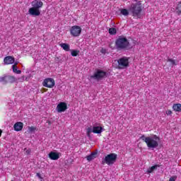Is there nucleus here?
Segmentation results:
<instances>
[{
    "instance_id": "1",
    "label": "nucleus",
    "mask_w": 181,
    "mask_h": 181,
    "mask_svg": "<svg viewBox=\"0 0 181 181\" xmlns=\"http://www.w3.org/2000/svg\"><path fill=\"white\" fill-rule=\"evenodd\" d=\"M140 139H142V141L146 144L147 148L153 149L159 146V141H160L159 136L156 134L152 136H145V135H142Z\"/></svg>"
},
{
    "instance_id": "2",
    "label": "nucleus",
    "mask_w": 181,
    "mask_h": 181,
    "mask_svg": "<svg viewBox=\"0 0 181 181\" xmlns=\"http://www.w3.org/2000/svg\"><path fill=\"white\" fill-rule=\"evenodd\" d=\"M115 47L117 50H129V41L124 36H119L115 41Z\"/></svg>"
},
{
    "instance_id": "3",
    "label": "nucleus",
    "mask_w": 181,
    "mask_h": 181,
    "mask_svg": "<svg viewBox=\"0 0 181 181\" xmlns=\"http://www.w3.org/2000/svg\"><path fill=\"white\" fill-rule=\"evenodd\" d=\"M129 12L132 13L134 18L139 19L141 18V13L142 12V6L139 4H132L129 9Z\"/></svg>"
},
{
    "instance_id": "4",
    "label": "nucleus",
    "mask_w": 181,
    "mask_h": 181,
    "mask_svg": "<svg viewBox=\"0 0 181 181\" xmlns=\"http://www.w3.org/2000/svg\"><path fill=\"white\" fill-rule=\"evenodd\" d=\"M117 158H118V156L116 153H110L107 155L105 158L102 160L103 165H114L115 162H117Z\"/></svg>"
},
{
    "instance_id": "5",
    "label": "nucleus",
    "mask_w": 181,
    "mask_h": 181,
    "mask_svg": "<svg viewBox=\"0 0 181 181\" xmlns=\"http://www.w3.org/2000/svg\"><path fill=\"white\" fill-rule=\"evenodd\" d=\"M107 77V72L100 69H96L93 75L90 76V78L94 80H102V78H105Z\"/></svg>"
},
{
    "instance_id": "6",
    "label": "nucleus",
    "mask_w": 181,
    "mask_h": 181,
    "mask_svg": "<svg viewBox=\"0 0 181 181\" xmlns=\"http://www.w3.org/2000/svg\"><path fill=\"white\" fill-rule=\"evenodd\" d=\"M16 81V78L13 76L4 75L0 77V83L3 84H13Z\"/></svg>"
},
{
    "instance_id": "7",
    "label": "nucleus",
    "mask_w": 181,
    "mask_h": 181,
    "mask_svg": "<svg viewBox=\"0 0 181 181\" xmlns=\"http://www.w3.org/2000/svg\"><path fill=\"white\" fill-rule=\"evenodd\" d=\"M118 69H122L129 66V59L127 57H123L117 60Z\"/></svg>"
},
{
    "instance_id": "8",
    "label": "nucleus",
    "mask_w": 181,
    "mask_h": 181,
    "mask_svg": "<svg viewBox=\"0 0 181 181\" xmlns=\"http://www.w3.org/2000/svg\"><path fill=\"white\" fill-rule=\"evenodd\" d=\"M81 27L78 25H74L70 28L69 32L71 36H74V37H77L81 35Z\"/></svg>"
},
{
    "instance_id": "9",
    "label": "nucleus",
    "mask_w": 181,
    "mask_h": 181,
    "mask_svg": "<svg viewBox=\"0 0 181 181\" xmlns=\"http://www.w3.org/2000/svg\"><path fill=\"white\" fill-rule=\"evenodd\" d=\"M56 82L54 81V79L52 78H47L42 82V86L47 88H53Z\"/></svg>"
},
{
    "instance_id": "10",
    "label": "nucleus",
    "mask_w": 181,
    "mask_h": 181,
    "mask_svg": "<svg viewBox=\"0 0 181 181\" xmlns=\"http://www.w3.org/2000/svg\"><path fill=\"white\" fill-rule=\"evenodd\" d=\"M67 110V103L61 102L57 105V112H64Z\"/></svg>"
},
{
    "instance_id": "11",
    "label": "nucleus",
    "mask_w": 181,
    "mask_h": 181,
    "mask_svg": "<svg viewBox=\"0 0 181 181\" xmlns=\"http://www.w3.org/2000/svg\"><path fill=\"white\" fill-rule=\"evenodd\" d=\"M28 13L32 16H39V15H40V10L35 7H31L29 8Z\"/></svg>"
},
{
    "instance_id": "12",
    "label": "nucleus",
    "mask_w": 181,
    "mask_h": 181,
    "mask_svg": "<svg viewBox=\"0 0 181 181\" xmlns=\"http://www.w3.org/2000/svg\"><path fill=\"white\" fill-rule=\"evenodd\" d=\"M4 63L6 65L13 64V63H15V57L12 56H7L4 58Z\"/></svg>"
},
{
    "instance_id": "13",
    "label": "nucleus",
    "mask_w": 181,
    "mask_h": 181,
    "mask_svg": "<svg viewBox=\"0 0 181 181\" xmlns=\"http://www.w3.org/2000/svg\"><path fill=\"white\" fill-rule=\"evenodd\" d=\"M33 8H35L37 9H39L40 8H42L43 6V2L40 0H34L32 3Z\"/></svg>"
},
{
    "instance_id": "14",
    "label": "nucleus",
    "mask_w": 181,
    "mask_h": 181,
    "mask_svg": "<svg viewBox=\"0 0 181 181\" xmlns=\"http://www.w3.org/2000/svg\"><path fill=\"white\" fill-rule=\"evenodd\" d=\"M14 131H16V132H19V131H22L23 129V122H17L13 125Z\"/></svg>"
},
{
    "instance_id": "15",
    "label": "nucleus",
    "mask_w": 181,
    "mask_h": 181,
    "mask_svg": "<svg viewBox=\"0 0 181 181\" xmlns=\"http://www.w3.org/2000/svg\"><path fill=\"white\" fill-rule=\"evenodd\" d=\"M49 158L51 160H57L60 158V154L59 153L51 151L49 153Z\"/></svg>"
},
{
    "instance_id": "16",
    "label": "nucleus",
    "mask_w": 181,
    "mask_h": 181,
    "mask_svg": "<svg viewBox=\"0 0 181 181\" xmlns=\"http://www.w3.org/2000/svg\"><path fill=\"white\" fill-rule=\"evenodd\" d=\"M95 158H97V152H93L89 156H86V159L88 162H91V160H93Z\"/></svg>"
},
{
    "instance_id": "17",
    "label": "nucleus",
    "mask_w": 181,
    "mask_h": 181,
    "mask_svg": "<svg viewBox=\"0 0 181 181\" xmlns=\"http://www.w3.org/2000/svg\"><path fill=\"white\" fill-rule=\"evenodd\" d=\"M93 134H101L103 132V127H93Z\"/></svg>"
},
{
    "instance_id": "18",
    "label": "nucleus",
    "mask_w": 181,
    "mask_h": 181,
    "mask_svg": "<svg viewBox=\"0 0 181 181\" xmlns=\"http://www.w3.org/2000/svg\"><path fill=\"white\" fill-rule=\"evenodd\" d=\"M18 63L16 62L13 66H12V69H13V73H16V74H21V73H22V71L21 70H18Z\"/></svg>"
},
{
    "instance_id": "19",
    "label": "nucleus",
    "mask_w": 181,
    "mask_h": 181,
    "mask_svg": "<svg viewBox=\"0 0 181 181\" xmlns=\"http://www.w3.org/2000/svg\"><path fill=\"white\" fill-rule=\"evenodd\" d=\"M173 108L174 111H177V112H181V104L180 103L175 104V105H173Z\"/></svg>"
},
{
    "instance_id": "20",
    "label": "nucleus",
    "mask_w": 181,
    "mask_h": 181,
    "mask_svg": "<svg viewBox=\"0 0 181 181\" xmlns=\"http://www.w3.org/2000/svg\"><path fill=\"white\" fill-rule=\"evenodd\" d=\"M61 47L65 50V52L70 51V45L66 43H62L60 44Z\"/></svg>"
},
{
    "instance_id": "21",
    "label": "nucleus",
    "mask_w": 181,
    "mask_h": 181,
    "mask_svg": "<svg viewBox=\"0 0 181 181\" xmlns=\"http://www.w3.org/2000/svg\"><path fill=\"white\" fill-rule=\"evenodd\" d=\"M158 168H159V165H155L148 168V169L147 170V173H152V172H153V170H156Z\"/></svg>"
},
{
    "instance_id": "22",
    "label": "nucleus",
    "mask_w": 181,
    "mask_h": 181,
    "mask_svg": "<svg viewBox=\"0 0 181 181\" xmlns=\"http://www.w3.org/2000/svg\"><path fill=\"white\" fill-rule=\"evenodd\" d=\"M175 11H176V13H177V15H181V1L179 2L178 4L177 5Z\"/></svg>"
},
{
    "instance_id": "23",
    "label": "nucleus",
    "mask_w": 181,
    "mask_h": 181,
    "mask_svg": "<svg viewBox=\"0 0 181 181\" xmlns=\"http://www.w3.org/2000/svg\"><path fill=\"white\" fill-rule=\"evenodd\" d=\"M120 13L124 16H128V15H129V11L127 9H126V8L121 9Z\"/></svg>"
},
{
    "instance_id": "24",
    "label": "nucleus",
    "mask_w": 181,
    "mask_h": 181,
    "mask_svg": "<svg viewBox=\"0 0 181 181\" xmlns=\"http://www.w3.org/2000/svg\"><path fill=\"white\" fill-rule=\"evenodd\" d=\"M78 53H80V51L78 50L72 49L71 51V54L73 57H77V56H78Z\"/></svg>"
},
{
    "instance_id": "25",
    "label": "nucleus",
    "mask_w": 181,
    "mask_h": 181,
    "mask_svg": "<svg viewBox=\"0 0 181 181\" xmlns=\"http://www.w3.org/2000/svg\"><path fill=\"white\" fill-rule=\"evenodd\" d=\"M110 35H117V29L115 28H111L109 29Z\"/></svg>"
},
{
    "instance_id": "26",
    "label": "nucleus",
    "mask_w": 181,
    "mask_h": 181,
    "mask_svg": "<svg viewBox=\"0 0 181 181\" xmlns=\"http://www.w3.org/2000/svg\"><path fill=\"white\" fill-rule=\"evenodd\" d=\"M168 62H169L170 63H171V64L173 66H177V64H176V60L175 59H168Z\"/></svg>"
},
{
    "instance_id": "27",
    "label": "nucleus",
    "mask_w": 181,
    "mask_h": 181,
    "mask_svg": "<svg viewBox=\"0 0 181 181\" xmlns=\"http://www.w3.org/2000/svg\"><path fill=\"white\" fill-rule=\"evenodd\" d=\"M28 131H29V132H34V131H36V127H33V126L29 127Z\"/></svg>"
},
{
    "instance_id": "28",
    "label": "nucleus",
    "mask_w": 181,
    "mask_h": 181,
    "mask_svg": "<svg viewBox=\"0 0 181 181\" xmlns=\"http://www.w3.org/2000/svg\"><path fill=\"white\" fill-rule=\"evenodd\" d=\"M24 151H25L26 155H30V153L32 152V150L30 148L28 149L27 148H25L24 149Z\"/></svg>"
},
{
    "instance_id": "29",
    "label": "nucleus",
    "mask_w": 181,
    "mask_h": 181,
    "mask_svg": "<svg viewBox=\"0 0 181 181\" xmlns=\"http://www.w3.org/2000/svg\"><path fill=\"white\" fill-rule=\"evenodd\" d=\"M107 52V49L102 48V49L100 50V53H103V54H105V53Z\"/></svg>"
},
{
    "instance_id": "30",
    "label": "nucleus",
    "mask_w": 181,
    "mask_h": 181,
    "mask_svg": "<svg viewBox=\"0 0 181 181\" xmlns=\"http://www.w3.org/2000/svg\"><path fill=\"white\" fill-rule=\"evenodd\" d=\"M87 132H88V134H91V132H93V129H91V127H88L87 129Z\"/></svg>"
},
{
    "instance_id": "31",
    "label": "nucleus",
    "mask_w": 181,
    "mask_h": 181,
    "mask_svg": "<svg viewBox=\"0 0 181 181\" xmlns=\"http://www.w3.org/2000/svg\"><path fill=\"white\" fill-rule=\"evenodd\" d=\"M165 114H166L167 115H172V111H171V110H167V111L165 112Z\"/></svg>"
},
{
    "instance_id": "32",
    "label": "nucleus",
    "mask_w": 181,
    "mask_h": 181,
    "mask_svg": "<svg viewBox=\"0 0 181 181\" xmlns=\"http://www.w3.org/2000/svg\"><path fill=\"white\" fill-rule=\"evenodd\" d=\"M175 180H176V177H171L169 179V181H175Z\"/></svg>"
},
{
    "instance_id": "33",
    "label": "nucleus",
    "mask_w": 181,
    "mask_h": 181,
    "mask_svg": "<svg viewBox=\"0 0 181 181\" xmlns=\"http://www.w3.org/2000/svg\"><path fill=\"white\" fill-rule=\"evenodd\" d=\"M86 134H87V136H88L90 138L91 133L86 132Z\"/></svg>"
},
{
    "instance_id": "34",
    "label": "nucleus",
    "mask_w": 181,
    "mask_h": 181,
    "mask_svg": "<svg viewBox=\"0 0 181 181\" xmlns=\"http://www.w3.org/2000/svg\"><path fill=\"white\" fill-rule=\"evenodd\" d=\"M2 136V129H0V138Z\"/></svg>"
},
{
    "instance_id": "35",
    "label": "nucleus",
    "mask_w": 181,
    "mask_h": 181,
    "mask_svg": "<svg viewBox=\"0 0 181 181\" xmlns=\"http://www.w3.org/2000/svg\"><path fill=\"white\" fill-rule=\"evenodd\" d=\"M37 176H38V177H40V173H37Z\"/></svg>"
},
{
    "instance_id": "36",
    "label": "nucleus",
    "mask_w": 181,
    "mask_h": 181,
    "mask_svg": "<svg viewBox=\"0 0 181 181\" xmlns=\"http://www.w3.org/2000/svg\"><path fill=\"white\" fill-rule=\"evenodd\" d=\"M48 124H49V125H51L52 123L50 122H48Z\"/></svg>"
}]
</instances>
